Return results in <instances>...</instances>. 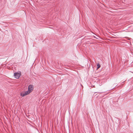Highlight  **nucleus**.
Masks as SVG:
<instances>
[{
    "mask_svg": "<svg viewBox=\"0 0 133 133\" xmlns=\"http://www.w3.org/2000/svg\"><path fill=\"white\" fill-rule=\"evenodd\" d=\"M100 67V64H97V69L99 68Z\"/></svg>",
    "mask_w": 133,
    "mask_h": 133,
    "instance_id": "4",
    "label": "nucleus"
},
{
    "mask_svg": "<svg viewBox=\"0 0 133 133\" xmlns=\"http://www.w3.org/2000/svg\"><path fill=\"white\" fill-rule=\"evenodd\" d=\"M21 75V72H20L19 73L18 72L15 73L14 74L15 77L16 79H18L20 76Z\"/></svg>",
    "mask_w": 133,
    "mask_h": 133,
    "instance_id": "3",
    "label": "nucleus"
},
{
    "mask_svg": "<svg viewBox=\"0 0 133 133\" xmlns=\"http://www.w3.org/2000/svg\"><path fill=\"white\" fill-rule=\"evenodd\" d=\"M29 93L27 91H23L20 94V95L22 97H24L29 94Z\"/></svg>",
    "mask_w": 133,
    "mask_h": 133,
    "instance_id": "2",
    "label": "nucleus"
},
{
    "mask_svg": "<svg viewBox=\"0 0 133 133\" xmlns=\"http://www.w3.org/2000/svg\"><path fill=\"white\" fill-rule=\"evenodd\" d=\"M33 89V85H30L28 86V90L27 91L30 94L32 91Z\"/></svg>",
    "mask_w": 133,
    "mask_h": 133,
    "instance_id": "1",
    "label": "nucleus"
}]
</instances>
